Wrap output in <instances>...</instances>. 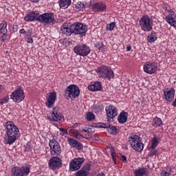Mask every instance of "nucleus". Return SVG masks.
Listing matches in <instances>:
<instances>
[{"label":"nucleus","mask_w":176,"mask_h":176,"mask_svg":"<svg viewBox=\"0 0 176 176\" xmlns=\"http://www.w3.org/2000/svg\"><path fill=\"white\" fill-rule=\"evenodd\" d=\"M0 39L3 41L5 42L6 41V34H3L1 37Z\"/></svg>","instance_id":"obj_48"},{"label":"nucleus","mask_w":176,"mask_h":176,"mask_svg":"<svg viewBox=\"0 0 176 176\" xmlns=\"http://www.w3.org/2000/svg\"><path fill=\"white\" fill-rule=\"evenodd\" d=\"M94 118H95L94 114H93V113L91 112H89L87 114L86 119L87 120H94Z\"/></svg>","instance_id":"obj_37"},{"label":"nucleus","mask_w":176,"mask_h":176,"mask_svg":"<svg viewBox=\"0 0 176 176\" xmlns=\"http://www.w3.org/2000/svg\"><path fill=\"white\" fill-rule=\"evenodd\" d=\"M49 120H54V122H58L61 123L64 122V116L61 113H58L56 114H52V118L48 117Z\"/></svg>","instance_id":"obj_23"},{"label":"nucleus","mask_w":176,"mask_h":176,"mask_svg":"<svg viewBox=\"0 0 176 176\" xmlns=\"http://www.w3.org/2000/svg\"><path fill=\"white\" fill-rule=\"evenodd\" d=\"M61 160L57 157H54L50 160L49 166L52 168H57L61 167Z\"/></svg>","instance_id":"obj_18"},{"label":"nucleus","mask_w":176,"mask_h":176,"mask_svg":"<svg viewBox=\"0 0 176 176\" xmlns=\"http://www.w3.org/2000/svg\"><path fill=\"white\" fill-rule=\"evenodd\" d=\"M93 9L94 12H104L107 10V6L102 2H98L94 4Z\"/></svg>","instance_id":"obj_22"},{"label":"nucleus","mask_w":176,"mask_h":176,"mask_svg":"<svg viewBox=\"0 0 176 176\" xmlns=\"http://www.w3.org/2000/svg\"><path fill=\"white\" fill-rule=\"evenodd\" d=\"M101 89V82H95L94 85L88 86V90H91V91H98Z\"/></svg>","instance_id":"obj_25"},{"label":"nucleus","mask_w":176,"mask_h":176,"mask_svg":"<svg viewBox=\"0 0 176 176\" xmlns=\"http://www.w3.org/2000/svg\"><path fill=\"white\" fill-rule=\"evenodd\" d=\"M39 12L33 11L28 14L25 17V21H39Z\"/></svg>","instance_id":"obj_17"},{"label":"nucleus","mask_w":176,"mask_h":176,"mask_svg":"<svg viewBox=\"0 0 176 176\" xmlns=\"http://www.w3.org/2000/svg\"><path fill=\"white\" fill-rule=\"evenodd\" d=\"M175 94V90L174 88H167L164 90V96L166 101H173L174 100V96Z\"/></svg>","instance_id":"obj_16"},{"label":"nucleus","mask_w":176,"mask_h":176,"mask_svg":"<svg viewBox=\"0 0 176 176\" xmlns=\"http://www.w3.org/2000/svg\"><path fill=\"white\" fill-rule=\"evenodd\" d=\"M6 134L8 135L7 140H6V144H12L13 142L20 137V131L19 128L14 125V123L11 121H8L6 123Z\"/></svg>","instance_id":"obj_1"},{"label":"nucleus","mask_w":176,"mask_h":176,"mask_svg":"<svg viewBox=\"0 0 176 176\" xmlns=\"http://www.w3.org/2000/svg\"><path fill=\"white\" fill-rule=\"evenodd\" d=\"M75 127H78V123L74 124L73 128L75 129Z\"/></svg>","instance_id":"obj_54"},{"label":"nucleus","mask_w":176,"mask_h":176,"mask_svg":"<svg viewBox=\"0 0 176 176\" xmlns=\"http://www.w3.org/2000/svg\"><path fill=\"white\" fill-rule=\"evenodd\" d=\"M153 126L154 127H162L163 126V121L159 118H155L153 120Z\"/></svg>","instance_id":"obj_30"},{"label":"nucleus","mask_w":176,"mask_h":176,"mask_svg":"<svg viewBox=\"0 0 176 176\" xmlns=\"http://www.w3.org/2000/svg\"><path fill=\"white\" fill-rule=\"evenodd\" d=\"M106 115L107 116V120L109 122L111 119H113L115 116H118V109L112 105L107 106Z\"/></svg>","instance_id":"obj_13"},{"label":"nucleus","mask_w":176,"mask_h":176,"mask_svg":"<svg viewBox=\"0 0 176 176\" xmlns=\"http://www.w3.org/2000/svg\"><path fill=\"white\" fill-rule=\"evenodd\" d=\"M97 72L100 78H104V79H113L114 78L113 72L105 66H102L97 69Z\"/></svg>","instance_id":"obj_6"},{"label":"nucleus","mask_w":176,"mask_h":176,"mask_svg":"<svg viewBox=\"0 0 176 176\" xmlns=\"http://www.w3.org/2000/svg\"><path fill=\"white\" fill-rule=\"evenodd\" d=\"M75 9L77 12H83V10L86 9V7L85 3H83L82 1H78L76 3Z\"/></svg>","instance_id":"obj_29"},{"label":"nucleus","mask_w":176,"mask_h":176,"mask_svg":"<svg viewBox=\"0 0 176 176\" xmlns=\"http://www.w3.org/2000/svg\"><path fill=\"white\" fill-rule=\"evenodd\" d=\"M131 50V45H127L126 46V52H130Z\"/></svg>","instance_id":"obj_50"},{"label":"nucleus","mask_w":176,"mask_h":176,"mask_svg":"<svg viewBox=\"0 0 176 176\" xmlns=\"http://www.w3.org/2000/svg\"><path fill=\"white\" fill-rule=\"evenodd\" d=\"M105 175L103 173H98L96 176H104Z\"/></svg>","instance_id":"obj_53"},{"label":"nucleus","mask_w":176,"mask_h":176,"mask_svg":"<svg viewBox=\"0 0 176 176\" xmlns=\"http://www.w3.org/2000/svg\"><path fill=\"white\" fill-rule=\"evenodd\" d=\"M107 131L109 134H116V128L113 126L109 125V128H107Z\"/></svg>","instance_id":"obj_35"},{"label":"nucleus","mask_w":176,"mask_h":176,"mask_svg":"<svg viewBox=\"0 0 176 176\" xmlns=\"http://www.w3.org/2000/svg\"><path fill=\"white\" fill-rule=\"evenodd\" d=\"M74 53L78 56H82L85 57L90 54V47L85 44H80L76 45L74 48Z\"/></svg>","instance_id":"obj_8"},{"label":"nucleus","mask_w":176,"mask_h":176,"mask_svg":"<svg viewBox=\"0 0 176 176\" xmlns=\"http://www.w3.org/2000/svg\"><path fill=\"white\" fill-rule=\"evenodd\" d=\"M157 153V151L156 150H151L149 153H148V155L149 156H154V155H155Z\"/></svg>","instance_id":"obj_44"},{"label":"nucleus","mask_w":176,"mask_h":176,"mask_svg":"<svg viewBox=\"0 0 176 176\" xmlns=\"http://www.w3.org/2000/svg\"><path fill=\"white\" fill-rule=\"evenodd\" d=\"M116 26V23L115 22H111L109 24L107 25V31H112Z\"/></svg>","instance_id":"obj_36"},{"label":"nucleus","mask_w":176,"mask_h":176,"mask_svg":"<svg viewBox=\"0 0 176 176\" xmlns=\"http://www.w3.org/2000/svg\"><path fill=\"white\" fill-rule=\"evenodd\" d=\"M134 173L135 176H146L149 174V172L146 168H140L138 170H135Z\"/></svg>","instance_id":"obj_27"},{"label":"nucleus","mask_w":176,"mask_h":176,"mask_svg":"<svg viewBox=\"0 0 176 176\" xmlns=\"http://www.w3.org/2000/svg\"><path fill=\"white\" fill-rule=\"evenodd\" d=\"M121 156L120 159L122 162H127V157L125 155H122V153L119 154Z\"/></svg>","instance_id":"obj_45"},{"label":"nucleus","mask_w":176,"mask_h":176,"mask_svg":"<svg viewBox=\"0 0 176 176\" xmlns=\"http://www.w3.org/2000/svg\"><path fill=\"white\" fill-rule=\"evenodd\" d=\"M9 101V96H6L3 99L0 100V104H6Z\"/></svg>","instance_id":"obj_41"},{"label":"nucleus","mask_w":176,"mask_h":176,"mask_svg":"<svg viewBox=\"0 0 176 176\" xmlns=\"http://www.w3.org/2000/svg\"><path fill=\"white\" fill-rule=\"evenodd\" d=\"M34 3H36V2H39V0H31Z\"/></svg>","instance_id":"obj_52"},{"label":"nucleus","mask_w":176,"mask_h":176,"mask_svg":"<svg viewBox=\"0 0 176 176\" xmlns=\"http://www.w3.org/2000/svg\"><path fill=\"white\" fill-rule=\"evenodd\" d=\"M27 42L28 43H34V39H32L31 37H29L28 38Z\"/></svg>","instance_id":"obj_49"},{"label":"nucleus","mask_w":176,"mask_h":176,"mask_svg":"<svg viewBox=\"0 0 176 176\" xmlns=\"http://www.w3.org/2000/svg\"><path fill=\"white\" fill-rule=\"evenodd\" d=\"M169 173L171 174V173H173V169H170Z\"/></svg>","instance_id":"obj_57"},{"label":"nucleus","mask_w":176,"mask_h":176,"mask_svg":"<svg viewBox=\"0 0 176 176\" xmlns=\"http://www.w3.org/2000/svg\"><path fill=\"white\" fill-rule=\"evenodd\" d=\"M80 94V90L79 89V87L75 85H71L66 88L65 96L69 98H76L79 97Z\"/></svg>","instance_id":"obj_4"},{"label":"nucleus","mask_w":176,"mask_h":176,"mask_svg":"<svg viewBox=\"0 0 176 176\" xmlns=\"http://www.w3.org/2000/svg\"><path fill=\"white\" fill-rule=\"evenodd\" d=\"M0 27L1 34H2L3 35H6V34H8V23H6V21H3V22L0 24Z\"/></svg>","instance_id":"obj_28"},{"label":"nucleus","mask_w":176,"mask_h":176,"mask_svg":"<svg viewBox=\"0 0 176 176\" xmlns=\"http://www.w3.org/2000/svg\"><path fill=\"white\" fill-rule=\"evenodd\" d=\"M152 24L153 22L148 16H143L140 21V25L143 31H151Z\"/></svg>","instance_id":"obj_9"},{"label":"nucleus","mask_w":176,"mask_h":176,"mask_svg":"<svg viewBox=\"0 0 176 176\" xmlns=\"http://www.w3.org/2000/svg\"><path fill=\"white\" fill-rule=\"evenodd\" d=\"M78 135H79V137H81L82 138H83V136L82 135V134H78Z\"/></svg>","instance_id":"obj_55"},{"label":"nucleus","mask_w":176,"mask_h":176,"mask_svg":"<svg viewBox=\"0 0 176 176\" xmlns=\"http://www.w3.org/2000/svg\"><path fill=\"white\" fill-rule=\"evenodd\" d=\"M144 72L146 74H155L157 71V65L155 63L146 62L143 66Z\"/></svg>","instance_id":"obj_12"},{"label":"nucleus","mask_w":176,"mask_h":176,"mask_svg":"<svg viewBox=\"0 0 176 176\" xmlns=\"http://www.w3.org/2000/svg\"><path fill=\"white\" fill-rule=\"evenodd\" d=\"M72 30L73 34L80 35V36H85L86 32H87V27H86V25H83V23L79 22L73 23L72 25Z\"/></svg>","instance_id":"obj_3"},{"label":"nucleus","mask_w":176,"mask_h":176,"mask_svg":"<svg viewBox=\"0 0 176 176\" xmlns=\"http://www.w3.org/2000/svg\"><path fill=\"white\" fill-rule=\"evenodd\" d=\"M68 142L71 148H76V149H78V151H80V149L83 148V146L81 144V143L76 141L74 138H69Z\"/></svg>","instance_id":"obj_20"},{"label":"nucleus","mask_w":176,"mask_h":176,"mask_svg":"<svg viewBox=\"0 0 176 176\" xmlns=\"http://www.w3.org/2000/svg\"><path fill=\"white\" fill-rule=\"evenodd\" d=\"M31 35H32V30H28L26 31V36H30Z\"/></svg>","instance_id":"obj_46"},{"label":"nucleus","mask_w":176,"mask_h":176,"mask_svg":"<svg viewBox=\"0 0 176 176\" xmlns=\"http://www.w3.org/2000/svg\"><path fill=\"white\" fill-rule=\"evenodd\" d=\"M38 21L44 25H52L56 23V19L52 13H44L39 15Z\"/></svg>","instance_id":"obj_5"},{"label":"nucleus","mask_w":176,"mask_h":176,"mask_svg":"<svg viewBox=\"0 0 176 176\" xmlns=\"http://www.w3.org/2000/svg\"><path fill=\"white\" fill-rule=\"evenodd\" d=\"M59 130L63 133L62 135H68V130L64 128H59Z\"/></svg>","instance_id":"obj_42"},{"label":"nucleus","mask_w":176,"mask_h":176,"mask_svg":"<svg viewBox=\"0 0 176 176\" xmlns=\"http://www.w3.org/2000/svg\"><path fill=\"white\" fill-rule=\"evenodd\" d=\"M83 162H85V159L83 157L74 158L72 160L69 164V168L71 171H78V170L82 167Z\"/></svg>","instance_id":"obj_11"},{"label":"nucleus","mask_w":176,"mask_h":176,"mask_svg":"<svg viewBox=\"0 0 176 176\" xmlns=\"http://www.w3.org/2000/svg\"><path fill=\"white\" fill-rule=\"evenodd\" d=\"M71 0H60L59 1V7L60 9H67L69 5H71Z\"/></svg>","instance_id":"obj_26"},{"label":"nucleus","mask_w":176,"mask_h":176,"mask_svg":"<svg viewBox=\"0 0 176 176\" xmlns=\"http://www.w3.org/2000/svg\"><path fill=\"white\" fill-rule=\"evenodd\" d=\"M91 166L87 164L83 168L76 173V176H87L89 175Z\"/></svg>","instance_id":"obj_19"},{"label":"nucleus","mask_w":176,"mask_h":176,"mask_svg":"<svg viewBox=\"0 0 176 176\" xmlns=\"http://www.w3.org/2000/svg\"><path fill=\"white\" fill-rule=\"evenodd\" d=\"M57 113H60V107H55L53 108V111H52V115H57Z\"/></svg>","instance_id":"obj_38"},{"label":"nucleus","mask_w":176,"mask_h":176,"mask_svg":"<svg viewBox=\"0 0 176 176\" xmlns=\"http://www.w3.org/2000/svg\"><path fill=\"white\" fill-rule=\"evenodd\" d=\"M56 100H57V94H56V91L50 92L48 96H47V102H45L46 107L47 108H53Z\"/></svg>","instance_id":"obj_14"},{"label":"nucleus","mask_w":176,"mask_h":176,"mask_svg":"<svg viewBox=\"0 0 176 176\" xmlns=\"http://www.w3.org/2000/svg\"><path fill=\"white\" fill-rule=\"evenodd\" d=\"M19 34H22L23 35H27V31L24 29H21L19 30Z\"/></svg>","instance_id":"obj_47"},{"label":"nucleus","mask_w":176,"mask_h":176,"mask_svg":"<svg viewBox=\"0 0 176 176\" xmlns=\"http://www.w3.org/2000/svg\"><path fill=\"white\" fill-rule=\"evenodd\" d=\"M81 133H89L90 134L94 133V131L91 128H88L87 129H82L80 131Z\"/></svg>","instance_id":"obj_40"},{"label":"nucleus","mask_w":176,"mask_h":176,"mask_svg":"<svg viewBox=\"0 0 176 176\" xmlns=\"http://www.w3.org/2000/svg\"><path fill=\"white\" fill-rule=\"evenodd\" d=\"M110 153L111 155V159L113 160L115 164H116V162H115V160L116 159V153L115 152V148H113V147H111L110 148Z\"/></svg>","instance_id":"obj_34"},{"label":"nucleus","mask_w":176,"mask_h":176,"mask_svg":"<svg viewBox=\"0 0 176 176\" xmlns=\"http://www.w3.org/2000/svg\"><path fill=\"white\" fill-rule=\"evenodd\" d=\"M129 116V113L127 112L122 111L120 113L118 117V120L119 123H126L127 122V117Z\"/></svg>","instance_id":"obj_24"},{"label":"nucleus","mask_w":176,"mask_h":176,"mask_svg":"<svg viewBox=\"0 0 176 176\" xmlns=\"http://www.w3.org/2000/svg\"><path fill=\"white\" fill-rule=\"evenodd\" d=\"M166 20L167 23H168V24H170V25H173V27H175V28H176V21H175V19H174V18H173V16H168L166 17Z\"/></svg>","instance_id":"obj_32"},{"label":"nucleus","mask_w":176,"mask_h":176,"mask_svg":"<svg viewBox=\"0 0 176 176\" xmlns=\"http://www.w3.org/2000/svg\"><path fill=\"white\" fill-rule=\"evenodd\" d=\"M161 175L162 176H170V175H171V173L170 172L163 170L162 172H161Z\"/></svg>","instance_id":"obj_43"},{"label":"nucleus","mask_w":176,"mask_h":176,"mask_svg":"<svg viewBox=\"0 0 176 176\" xmlns=\"http://www.w3.org/2000/svg\"><path fill=\"white\" fill-rule=\"evenodd\" d=\"M109 124H104V123H101L99 125H98V127L100 128V129H107L109 126Z\"/></svg>","instance_id":"obj_39"},{"label":"nucleus","mask_w":176,"mask_h":176,"mask_svg":"<svg viewBox=\"0 0 176 176\" xmlns=\"http://www.w3.org/2000/svg\"><path fill=\"white\" fill-rule=\"evenodd\" d=\"M157 145H159V139L157 137H154L151 142V149H155Z\"/></svg>","instance_id":"obj_33"},{"label":"nucleus","mask_w":176,"mask_h":176,"mask_svg":"<svg viewBox=\"0 0 176 176\" xmlns=\"http://www.w3.org/2000/svg\"><path fill=\"white\" fill-rule=\"evenodd\" d=\"M128 142L131 148L137 152H141V151L144 149L142 138L138 136V135L132 134L131 137L128 138Z\"/></svg>","instance_id":"obj_2"},{"label":"nucleus","mask_w":176,"mask_h":176,"mask_svg":"<svg viewBox=\"0 0 176 176\" xmlns=\"http://www.w3.org/2000/svg\"><path fill=\"white\" fill-rule=\"evenodd\" d=\"M18 26L17 25H15L13 26V31H17Z\"/></svg>","instance_id":"obj_51"},{"label":"nucleus","mask_w":176,"mask_h":176,"mask_svg":"<svg viewBox=\"0 0 176 176\" xmlns=\"http://www.w3.org/2000/svg\"><path fill=\"white\" fill-rule=\"evenodd\" d=\"M157 39V36H156V33L152 32L151 34H148L147 36V41L150 43H153V42H155Z\"/></svg>","instance_id":"obj_31"},{"label":"nucleus","mask_w":176,"mask_h":176,"mask_svg":"<svg viewBox=\"0 0 176 176\" xmlns=\"http://www.w3.org/2000/svg\"><path fill=\"white\" fill-rule=\"evenodd\" d=\"M60 31L62 34L67 35V36H69L72 35V34H74V30H72V25L69 28L67 26V24H63L60 27Z\"/></svg>","instance_id":"obj_21"},{"label":"nucleus","mask_w":176,"mask_h":176,"mask_svg":"<svg viewBox=\"0 0 176 176\" xmlns=\"http://www.w3.org/2000/svg\"><path fill=\"white\" fill-rule=\"evenodd\" d=\"M12 171H14L13 176H24L30 174V168L23 167L20 168H12Z\"/></svg>","instance_id":"obj_15"},{"label":"nucleus","mask_w":176,"mask_h":176,"mask_svg":"<svg viewBox=\"0 0 176 176\" xmlns=\"http://www.w3.org/2000/svg\"><path fill=\"white\" fill-rule=\"evenodd\" d=\"M25 98V96L24 95V91L22 87L16 89L10 95V98L14 102H21Z\"/></svg>","instance_id":"obj_7"},{"label":"nucleus","mask_w":176,"mask_h":176,"mask_svg":"<svg viewBox=\"0 0 176 176\" xmlns=\"http://www.w3.org/2000/svg\"><path fill=\"white\" fill-rule=\"evenodd\" d=\"M25 151H30V148H27V147H26V148H25Z\"/></svg>","instance_id":"obj_56"},{"label":"nucleus","mask_w":176,"mask_h":176,"mask_svg":"<svg viewBox=\"0 0 176 176\" xmlns=\"http://www.w3.org/2000/svg\"><path fill=\"white\" fill-rule=\"evenodd\" d=\"M49 145L51 149V155L52 156H60L61 155V147L58 142L55 140H50Z\"/></svg>","instance_id":"obj_10"}]
</instances>
